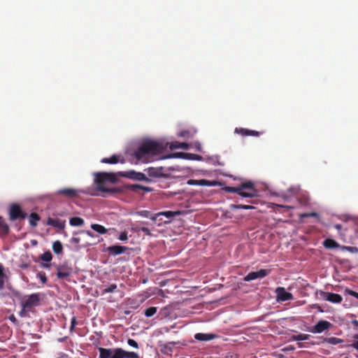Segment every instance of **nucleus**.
I'll return each mask as SVG.
<instances>
[{"label": "nucleus", "instance_id": "c9c22d12", "mask_svg": "<svg viewBox=\"0 0 358 358\" xmlns=\"http://www.w3.org/2000/svg\"><path fill=\"white\" fill-rule=\"evenodd\" d=\"M5 277L6 275L3 273V267L0 264V290H1L3 288Z\"/></svg>", "mask_w": 358, "mask_h": 358}, {"label": "nucleus", "instance_id": "864d4df0", "mask_svg": "<svg viewBox=\"0 0 358 358\" xmlns=\"http://www.w3.org/2000/svg\"><path fill=\"white\" fill-rule=\"evenodd\" d=\"M80 238L73 237V238H71V243H76V244H78V243H80Z\"/></svg>", "mask_w": 358, "mask_h": 358}, {"label": "nucleus", "instance_id": "f704fd0d", "mask_svg": "<svg viewBox=\"0 0 358 358\" xmlns=\"http://www.w3.org/2000/svg\"><path fill=\"white\" fill-rule=\"evenodd\" d=\"M194 132L189 130H182L179 132L178 136L183 138H192L194 136Z\"/></svg>", "mask_w": 358, "mask_h": 358}, {"label": "nucleus", "instance_id": "680f3d73", "mask_svg": "<svg viewBox=\"0 0 358 358\" xmlns=\"http://www.w3.org/2000/svg\"><path fill=\"white\" fill-rule=\"evenodd\" d=\"M15 320V316H13L12 320Z\"/></svg>", "mask_w": 358, "mask_h": 358}, {"label": "nucleus", "instance_id": "603ef678", "mask_svg": "<svg viewBox=\"0 0 358 358\" xmlns=\"http://www.w3.org/2000/svg\"><path fill=\"white\" fill-rule=\"evenodd\" d=\"M316 216H317V214L316 213H306L302 215V217H316Z\"/></svg>", "mask_w": 358, "mask_h": 358}, {"label": "nucleus", "instance_id": "a878e982", "mask_svg": "<svg viewBox=\"0 0 358 358\" xmlns=\"http://www.w3.org/2000/svg\"><path fill=\"white\" fill-rule=\"evenodd\" d=\"M343 342V341L341 338L336 337H330L324 338L322 343H327L331 345H337Z\"/></svg>", "mask_w": 358, "mask_h": 358}, {"label": "nucleus", "instance_id": "9d476101", "mask_svg": "<svg viewBox=\"0 0 358 358\" xmlns=\"http://www.w3.org/2000/svg\"><path fill=\"white\" fill-rule=\"evenodd\" d=\"M269 273L268 271L266 269H260L258 271L250 272L245 278L244 280L249 282L256 280L257 278H263Z\"/></svg>", "mask_w": 358, "mask_h": 358}, {"label": "nucleus", "instance_id": "bf43d9fd", "mask_svg": "<svg viewBox=\"0 0 358 358\" xmlns=\"http://www.w3.org/2000/svg\"><path fill=\"white\" fill-rule=\"evenodd\" d=\"M297 345H298V347H299V348H303V347H304V345H303V343H297Z\"/></svg>", "mask_w": 358, "mask_h": 358}, {"label": "nucleus", "instance_id": "bb28decb", "mask_svg": "<svg viewBox=\"0 0 358 358\" xmlns=\"http://www.w3.org/2000/svg\"><path fill=\"white\" fill-rule=\"evenodd\" d=\"M310 336L309 334H299L297 335H292L290 337V341H307L309 339Z\"/></svg>", "mask_w": 358, "mask_h": 358}, {"label": "nucleus", "instance_id": "f3484780", "mask_svg": "<svg viewBox=\"0 0 358 358\" xmlns=\"http://www.w3.org/2000/svg\"><path fill=\"white\" fill-rule=\"evenodd\" d=\"M47 224L62 229L64 228L65 222L58 218L54 219L48 217Z\"/></svg>", "mask_w": 358, "mask_h": 358}, {"label": "nucleus", "instance_id": "f03ea898", "mask_svg": "<svg viewBox=\"0 0 358 358\" xmlns=\"http://www.w3.org/2000/svg\"><path fill=\"white\" fill-rule=\"evenodd\" d=\"M94 182L99 191L110 194L117 193L119 192V189L117 187L109 188L106 187V184L108 182L115 183L117 181V178L115 173L108 172H98L94 173Z\"/></svg>", "mask_w": 358, "mask_h": 358}, {"label": "nucleus", "instance_id": "2f4dec72", "mask_svg": "<svg viewBox=\"0 0 358 358\" xmlns=\"http://www.w3.org/2000/svg\"><path fill=\"white\" fill-rule=\"evenodd\" d=\"M40 259L42 261H44L45 262H50L52 259V253L48 250L40 255L39 257Z\"/></svg>", "mask_w": 358, "mask_h": 358}, {"label": "nucleus", "instance_id": "a18cd8bd", "mask_svg": "<svg viewBox=\"0 0 358 358\" xmlns=\"http://www.w3.org/2000/svg\"><path fill=\"white\" fill-rule=\"evenodd\" d=\"M189 155V154L183 153V152H176L169 156V157H180L183 156Z\"/></svg>", "mask_w": 358, "mask_h": 358}, {"label": "nucleus", "instance_id": "aec40b11", "mask_svg": "<svg viewBox=\"0 0 358 358\" xmlns=\"http://www.w3.org/2000/svg\"><path fill=\"white\" fill-rule=\"evenodd\" d=\"M176 344L175 342H169L163 345L162 348V352L164 355H171L174 345Z\"/></svg>", "mask_w": 358, "mask_h": 358}, {"label": "nucleus", "instance_id": "dca6fc26", "mask_svg": "<svg viewBox=\"0 0 358 358\" xmlns=\"http://www.w3.org/2000/svg\"><path fill=\"white\" fill-rule=\"evenodd\" d=\"M235 133L240 134L243 136H259L260 135V132L255 131V130H250L245 128H238L236 127L235 129Z\"/></svg>", "mask_w": 358, "mask_h": 358}, {"label": "nucleus", "instance_id": "c85d7f7f", "mask_svg": "<svg viewBox=\"0 0 358 358\" xmlns=\"http://www.w3.org/2000/svg\"><path fill=\"white\" fill-rule=\"evenodd\" d=\"M52 250L55 254H61L63 251V246L59 241H56L52 244Z\"/></svg>", "mask_w": 358, "mask_h": 358}, {"label": "nucleus", "instance_id": "6e6d98bb", "mask_svg": "<svg viewBox=\"0 0 358 358\" xmlns=\"http://www.w3.org/2000/svg\"><path fill=\"white\" fill-rule=\"evenodd\" d=\"M350 346L358 350V341L352 343Z\"/></svg>", "mask_w": 358, "mask_h": 358}, {"label": "nucleus", "instance_id": "7ed1b4c3", "mask_svg": "<svg viewBox=\"0 0 358 358\" xmlns=\"http://www.w3.org/2000/svg\"><path fill=\"white\" fill-rule=\"evenodd\" d=\"M224 190L229 193H237L245 198H253L258 196V191L251 181L243 182L237 187H225Z\"/></svg>", "mask_w": 358, "mask_h": 358}, {"label": "nucleus", "instance_id": "3c124183", "mask_svg": "<svg viewBox=\"0 0 358 358\" xmlns=\"http://www.w3.org/2000/svg\"><path fill=\"white\" fill-rule=\"evenodd\" d=\"M199 180H189L187 184L190 185H197Z\"/></svg>", "mask_w": 358, "mask_h": 358}, {"label": "nucleus", "instance_id": "0eeeda50", "mask_svg": "<svg viewBox=\"0 0 358 358\" xmlns=\"http://www.w3.org/2000/svg\"><path fill=\"white\" fill-rule=\"evenodd\" d=\"M73 268L66 262L57 266V276L61 280H67L72 274Z\"/></svg>", "mask_w": 358, "mask_h": 358}, {"label": "nucleus", "instance_id": "72a5a7b5", "mask_svg": "<svg viewBox=\"0 0 358 358\" xmlns=\"http://www.w3.org/2000/svg\"><path fill=\"white\" fill-rule=\"evenodd\" d=\"M157 311V307H149L145 310L144 314L146 317H150L153 316Z\"/></svg>", "mask_w": 358, "mask_h": 358}, {"label": "nucleus", "instance_id": "09e8293b", "mask_svg": "<svg viewBox=\"0 0 358 358\" xmlns=\"http://www.w3.org/2000/svg\"><path fill=\"white\" fill-rule=\"evenodd\" d=\"M347 250L353 253L358 252V248L357 247H348Z\"/></svg>", "mask_w": 358, "mask_h": 358}, {"label": "nucleus", "instance_id": "412c9836", "mask_svg": "<svg viewBox=\"0 0 358 358\" xmlns=\"http://www.w3.org/2000/svg\"><path fill=\"white\" fill-rule=\"evenodd\" d=\"M130 178L136 180H144V181H149V179L146 177V176L140 172H136V171H131L129 173Z\"/></svg>", "mask_w": 358, "mask_h": 358}, {"label": "nucleus", "instance_id": "c03bdc74", "mask_svg": "<svg viewBox=\"0 0 358 358\" xmlns=\"http://www.w3.org/2000/svg\"><path fill=\"white\" fill-rule=\"evenodd\" d=\"M345 292L347 293L348 294H349L350 296H354V297H355L356 299H358V292H355V291L351 290V289H345Z\"/></svg>", "mask_w": 358, "mask_h": 358}, {"label": "nucleus", "instance_id": "8fccbe9b", "mask_svg": "<svg viewBox=\"0 0 358 358\" xmlns=\"http://www.w3.org/2000/svg\"><path fill=\"white\" fill-rule=\"evenodd\" d=\"M294 350H295V348L294 347V345H289L287 347L285 348L282 350L284 352H287V351H292Z\"/></svg>", "mask_w": 358, "mask_h": 358}, {"label": "nucleus", "instance_id": "49530a36", "mask_svg": "<svg viewBox=\"0 0 358 358\" xmlns=\"http://www.w3.org/2000/svg\"><path fill=\"white\" fill-rule=\"evenodd\" d=\"M77 324L76 317H73L71 319L70 331H72L74 329L75 326Z\"/></svg>", "mask_w": 358, "mask_h": 358}, {"label": "nucleus", "instance_id": "37998d69", "mask_svg": "<svg viewBox=\"0 0 358 358\" xmlns=\"http://www.w3.org/2000/svg\"><path fill=\"white\" fill-rule=\"evenodd\" d=\"M138 230L143 231V233H145V235H147L148 236H152V234L151 233L150 230L147 227H142L139 228Z\"/></svg>", "mask_w": 358, "mask_h": 358}, {"label": "nucleus", "instance_id": "f8f14e48", "mask_svg": "<svg viewBox=\"0 0 358 358\" xmlns=\"http://www.w3.org/2000/svg\"><path fill=\"white\" fill-rule=\"evenodd\" d=\"M180 214V211H171V210L162 211V212H159V213H156L153 216H151L150 219L152 220L153 221H156L158 217H159L161 215H163V216H165L166 218L169 219L168 221H164V223H168V222H170L171 220L173 217H175L176 215H178Z\"/></svg>", "mask_w": 358, "mask_h": 358}, {"label": "nucleus", "instance_id": "e433bc0d", "mask_svg": "<svg viewBox=\"0 0 358 358\" xmlns=\"http://www.w3.org/2000/svg\"><path fill=\"white\" fill-rule=\"evenodd\" d=\"M117 287L116 284H111L109 287L105 288L103 291V294L112 293L117 289Z\"/></svg>", "mask_w": 358, "mask_h": 358}, {"label": "nucleus", "instance_id": "c756f323", "mask_svg": "<svg viewBox=\"0 0 358 358\" xmlns=\"http://www.w3.org/2000/svg\"><path fill=\"white\" fill-rule=\"evenodd\" d=\"M324 246L326 248H335L338 246V244L334 240L327 238L324 241Z\"/></svg>", "mask_w": 358, "mask_h": 358}, {"label": "nucleus", "instance_id": "2eb2a0df", "mask_svg": "<svg viewBox=\"0 0 358 358\" xmlns=\"http://www.w3.org/2000/svg\"><path fill=\"white\" fill-rule=\"evenodd\" d=\"M127 250H128L127 247L122 246V245H119L109 246L107 248V251L113 255H117L124 253Z\"/></svg>", "mask_w": 358, "mask_h": 358}, {"label": "nucleus", "instance_id": "e2e57ef3", "mask_svg": "<svg viewBox=\"0 0 358 358\" xmlns=\"http://www.w3.org/2000/svg\"><path fill=\"white\" fill-rule=\"evenodd\" d=\"M15 320V316H13L12 320Z\"/></svg>", "mask_w": 358, "mask_h": 358}, {"label": "nucleus", "instance_id": "cd10ccee", "mask_svg": "<svg viewBox=\"0 0 358 358\" xmlns=\"http://www.w3.org/2000/svg\"><path fill=\"white\" fill-rule=\"evenodd\" d=\"M119 162V157L116 155H113L110 157H105L101 160V163L104 164H117Z\"/></svg>", "mask_w": 358, "mask_h": 358}, {"label": "nucleus", "instance_id": "052dcab7", "mask_svg": "<svg viewBox=\"0 0 358 358\" xmlns=\"http://www.w3.org/2000/svg\"><path fill=\"white\" fill-rule=\"evenodd\" d=\"M355 338H358V334L355 336Z\"/></svg>", "mask_w": 358, "mask_h": 358}, {"label": "nucleus", "instance_id": "5701e85b", "mask_svg": "<svg viewBox=\"0 0 358 358\" xmlns=\"http://www.w3.org/2000/svg\"><path fill=\"white\" fill-rule=\"evenodd\" d=\"M40 216L36 213H31L29 218V224L32 227H36L37 222L40 220Z\"/></svg>", "mask_w": 358, "mask_h": 358}, {"label": "nucleus", "instance_id": "1a4fd4ad", "mask_svg": "<svg viewBox=\"0 0 358 358\" xmlns=\"http://www.w3.org/2000/svg\"><path fill=\"white\" fill-rule=\"evenodd\" d=\"M275 293L277 296V301H286L294 299L292 294L287 292L286 289L282 287H277Z\"/></svg>", "mask_w": 358, "mask_h": 358}, {"label": "nucleus", "instance_id": "7c9ffc66", "mask_svg": "<svg viewBox=\"0 0 358 358\" xmlns=\"http://www.w3.org/2000/svg\"><path fill=\"white\" fill-rule=\"evenodd\" d=\"M9 231V227L7 224H6L2 217H0V234H7Z\"/></svg>", "mask_w": 358, "mask_h": 358}, {"label": "nucleus", "instance_id": "423d86ee", "mask_svg": "<svg viewBox=\"0 0 358 358\" xmlns=\"http://www.w3.org/2000/svg\"><path fill=\"white\" fill-rule=\"evenodd\" d=\"M81 192L82 191L78 189L65 187L56 191L55 195L61 196L66 199H74L79 196Z\"/></svg>", "mask_w": 358, "mask_h": 358}, {"label": "nucleus", "instance_id": "20e7f679", "mask_svg": "<svg viewBox=\"0 0 358 358\" xmlns=\"http://www.w3.org/2000/svg\"><path fill=\"white\" fill-rule=\"evenodd\" d=\"M39 301V294H32L28 296L22 303V310L20 313V315H22L23 312L29 311L33 307L38 306Z\"/></svg>", "mask_w": 358, "mask_h": 358}, {"label": "nucleus", "instance_id": "de8ad7c7", "mask_svg": "<svg viewBox=\"0 0 358 358\" xmlns=\"http://www.w3.org/2000/svg\"><path fill=\"white\" fill-rule=\"evenodd\" d=\"M141 216L145 217H150V213L148 210H142L138 213Z\"/></svg>", "mask_w": 358, "mask_h": 358}, {"label": "nucleus", "instance_id": "58836bf2", "mask_svg": "<svg viewBox=\"0 0 358 358\" xmlns=\"http://www.w3.org/2000/svg\"><path fill=\"white\" fill-rule=\"evenodd\" d=\"M234 208H236V209H245V210H250V209L255 208L252 206L243 205V204L234 205Z\"/></svg>", "mask_w": 358, "mask_h": 358}, {"label": "nucleus", "instance_id": "4d7b16f0", "mask_svg": "<svg viewBox=\"0 0 358 358\" xmlns=\"http://www.w3.org/2000/svg\"><path fill=\"white\" fill-rule=\"evenodd\" d=\"M85 234L90 237H94V234L90 231H85Z\"/></svg>", "mask_w": 358, "mask_h": 358}, {"label": "nucleus", "instance_id": "473e14b6", "mask_svg": "<svg viewBox=\"0 0 358 358\" xmlns=\"http://www.w3.org/2000/svg\"><path fill=\"white\" fill-rule=\"evenodd\" d=\"M147 173L150 177H157L160 175V170L154 167H150L147 169Z\"/></svg>", "mask_w": 358, "mask_h": 358}, {"label": "nucleus", "instance_id": "6ab92c4d", "mask_svg": "<svg viewBox=\"0 0 358 358\" xmlns=\"http://www.w3.org/2000/svg\"><path fill=\"white\" fill-rule=\"evenodd\" d=\"M129 189L134 192H139L140 190H143L146 192H150L152 191V189L151 187L143 186L138 184L130 185Z\"/></svg>", "mask_w": 358, "mask_h": 358}, {"label": "nucleus", "instance_id": "39448f33", "mask_svg": "<svg viewBox=\"0 0 358 358\" xmlns=\"http://www.w3.org/2000/svg\"><path fill=\"white\" fill-rule=\"evenodd\" d=\"M10 220L14 221L16 220H24L27 217V214L22 211L20 205L13 203L9 210Z\"/></svg>", "mask_w": 358, "mask_h": 358}, {"label": "nucleus", "instance_id": "393cba45", "mask_svg": "<svg viewBox=\"0 0 358 358\" xmlns=\"http://www.w3.org/2000/svg\"><path fill=\"white\" fill-rule=\"evenodd\" d=\"M91 228L100 234H105L108 232L107 229L99 224H91Z\"/></svg>", "mask_w": 358, "mask_h": 358}, {"label": "nucleus", "instance_id": "13d9d810", "mask_svg": "<svg viewBox=\"0 0 358 358\" xmlns=\"http://www.w3.org/2000/svg\"><path fill=\"white\" fill-rule=\"evenodd\" d=\"M352 324L355 327H358V320H353Z\"/></svg>", "mask_w": 358, "mask_h": 358}, {"label": "nucleus", "instance_id": "ea45409f", "mask_svg": "<svg viewBox=\"0 0 358 358\" xmlns=\"http://www.w3.org/2000/svg\"><path fill=\"white\" fill-rule=\"evenodd\" d=\"M118 239L122 241H126L128 240V236H127V232L124 231H122L120 235H119V237H118Z\"/></svg>", "mask_w": 358, "mask_h": 358}, {"label": "nucleus", "instance_id": "6e6552de", "mask_svg": "<svg viewBox=\"0 0 358 358\" xmlns=\"http://www.w3.org/2000/svg\"><path fill=\"white\" fill-rule=\"evenodd\" d=\"M332 324L327 320H320L315 325L310 327L308 331L313 334H320L329 330Z\"/></svg>", "mask_w": 358, "mask_h": 358}, {"label": "nucleus", "instance_id": "9b49d317", "mask_svg": "<svg viewBox=\"0 0 358 358\" xmlns=\"http://www.w3.org/2000/svg\"><path fill=\"white\" fill-rule=\"evenodd\" d=\"M321 295L324 300L330 301L333 303H340L343 301V297L338 294L321 292Z\"/></svg>", "mask_w": 358, "mask_h": 358}, {"label": "nucleus", "instance_id": "5fc2aeb1", "mask_svg": "<svg viewBox=\"0 0 358 358\" xmlns=\"http://www.w3.org/2000/svg\"><path fill=\"white\" fill-rule=\"evenodd\" d=\"M50 266H51V265H50V264H48V262H47V263H45V264H41V266H42L43 268H50Z\"/></svg>", "mask_w": 358, "mask_h": 358}, {"label": "nucleus", "instance_id": "b1692460", "mask_svg": "<svg viewBox=\"0 0 358 358\" xmlns=\"http://www.w3.org/2000/svg\"><path fill=\"white\" fill-rule=\"evenodd\" d=\"M69 224L71 226L80 227L84 224V220L79 217H73L70 219Z\"/></svg>", "mask_w": 358, "mask_h": 358}, {"label": "nucleus", "instance_id": "4468645a", "mask_svg": "<svg viewBox=\"0 0 358 358\" xmlns=\"http://www.w3.org/2000/svg\"><path fill=\"white\" fill-rule=\"evenodd\" d=\"M99 358H113L115 357L117 348H99Z\"/></svg>", "mask_w": 358, "mask_h": 358}, {"label": "nucleus", "instance_id": "4be33fe9", "mask_svg": "<svg viewBox=\"0 0 358 358\" xmlns=\"http://www.w3.org/2000/svg\"><path fill=\"white\" fill-rule=\"evenodd\" d=\"M169 148L171 150L181 148L183 150H187L189 148V145L187 143H178V142H173L170 144Z\"/></svg>", "mask_w": 358, "mask_h": 358}, {"label": "nucleus", "instance_id": "f257e3e1", "mask_svg": "<svg viewBox=\"0 0 358 358\" xmlns=\"http://www.w3.org/2000/svg\"><path fill=\"white\" fill-rule=\"evenodd\" d=\"M168 143L162 141L145 140L142 142L138 148L134 152V157L141 162H148L150 159L166 150Z\"/></svg>", "mask_w": 358, "mask_h": 358}, {"label": "nucleus", "instance_id": "ddd939ff", "mask_svg": "<svg viewBox=\"0 0 358 358\" xmlns=\"http://www.w3.org/2000/svg\"><path fill=\"white\" fill-rule=\"evenodd\" d=\"M113 358H141L139 355L134 352H127L122 348H117L115 357Z\"/></svg>", "mask_w": 358, "mask_h": 358}, {"label": "nucleus", "instance_id": "a19ab883", "mask_svg": "<svg viewBox=\"0 0 358 358\" xmlns=\"http://www.w3.org/2000/svg\"><path fill=\"white\" fill-rule=\"evenodd\" d=\"M197 185L210 186L211 185V182L205 179H202L199 180Z\"/></svg>", "mask_w": 358, "mask_h": 358}, {"label": "nucleus", "instance_id": "a211bd4d", "mask_svg": "<svg viewBox=\"0 0 358 358\" xmlns=\"http://www.w3.org/2000/svg\"><path fill=\"white\" fill-rule=\"evenodd\" d=\"M215 338V335L213 334L197 333L194 335V338L200 341H208Z\"/></svg>", "mask_w": 358, "mask_h": 358}, {"label": "nucleus", "instance_id": "4c0bfd02", "mask_svg": "<svg viewBox=\"0 0 358 358\" xmlns=\"http://www.w3.org/2000/svg\"><path fill=\"white\" fill-rule=\"evenodd\" d=\"M37 278H39L43 284L47 282V278L45 273L43 271L38 272L36 275Z\"/></svg>", "mask_w": 358, "mask_h": 358}, {"label": "nucleus", "instance_id": "79ce46f5", "mask_svg": "<svg viewBox=\"0 0 358 358\" xmlns=\"http://www.w3.org/2000/svg\"><path fill=\"white\" fill-rule=\"evenodd\" d=\"M127 343H128V345H129L130 346H131L134 348H138V343L134 339L129 338L127 341Z\"/></svg>", "mask_w": 358, "mask_h": 358}]
</instances>
